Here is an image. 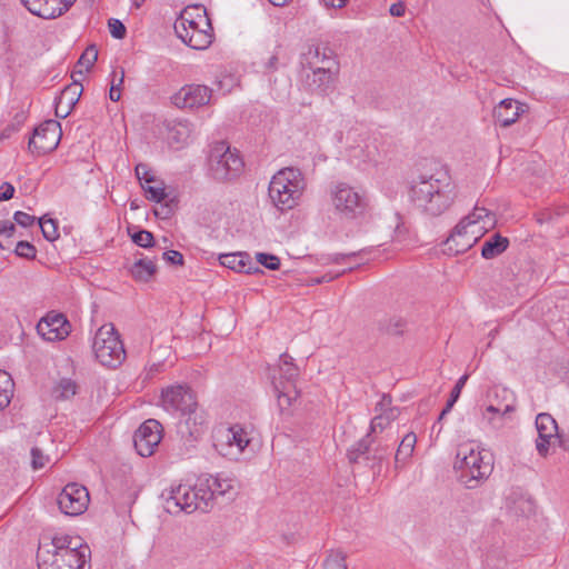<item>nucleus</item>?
<instances>
[{"mask_svg": "<svg viewBox=\"0 0 569 569\" xmlns=\"http://www.w3.org/2000/svg\"><path fill=\"white\" fill-rule=\"evenodd\" d=\"M458 396H455L453 393L450 392V397L446 403V407L442 409V415H448L451 411L455 403L458 401Z\"/></svg>", "mask_w": 569, "mask_h": 569, "instance_id": "58", "label": "nucleus"}, {"mask_svg": "<svg viewBox=\"0 0 569 569\" xmlns=\"http://www.w3.org/2000/svg\"><path fill=\"white\" fill-rule=\"evenodd\" d=\"M51 0H21L23 6L34 16L43 19H56L61 16V10L56 11Z\"/></svg>", "mask_w": 569, "mask_h": 569, "instance_id": "24", "label": "nucleus"}, {"mask_svg": "<svg viewBox=\"0 0 569 569\" xmlns=\"http://www.w3.org/2000/svg\"><path fill=\"white\" fill-rule=\"evenodd\" d=\"M521 111L523 110L518 101L513 99H503L493 109V118L497 123L507 128L518 120Z\"/></svg>", "mask_w": 569, "mask_h": 569, "instance_id": "23", "label": "nucleus"}, {"mask_svg": "<svg viewBox=\"0 0 569 569\" xmlns=\"http://www.w3.org/2000/svg\"><path fill=\"white\" fill-rule=\"evenodd\" d=\"M77 393V383L69 379L62 378L52 388L51 396L57 401L68 400Z\"/></svg>", "mask_w": 569, "mask_h": 569, "instance_id": "31", "label": "nucleus"}, {"mask_svg": "<svg viewBox=\"0 0 569 569\" xmlns=\"http://www.w3.org/2000/svg\"><path fill=\"white\" fill-rule=\"evenodd\" d=\"M161 406L171 413L180 412L181 416H188L183 421L179 422V432L183 436L186 432L193 439L200 435V429L194 425L193 429L189 428L191 415L194 413L198 406L194 392L183 385L169 386L161 392Z\"/></svg>", "mask_w": 569, "mask_h": 569, "instance_id": "5", "label": "nucleus"}, {"mask_svg": "<svg viewBox=\"0 0 569 569\" xmlns=\"http://www.w3.org/2000/svg\"><path fill=\"white\" fill-rule=\"evenodd\" d=\"M108 27H109L110 34L118 40L123 39L127 34L126 26L118 19H114V18L109 19Z\"/></svg>", "mask_w": 569, "mask_h": 569, "instance_id": "44", "label": "nucleus"}, {"mask_svg": "<svg viewBox=\"0 0 569 569\" xmlns=\"http://www.w3.org/2000/svg\"><path fill=\"white\" fill-rule=\"evenodd\" d=\"M536 428L538 431L536 449L541 457H546L549 452L551 439L560 435L558 425L551 415L539 413L536 418Z\"/></svg>", "mask_w": 569, "mask_h": 569, "instance_id": "20", "label": "nucleus"}, {"mask_svg": "<svg viewBox=\"0 0 569 569\" xmlns=\"http://www.w3.org/2000/svg\"><path fill=\"white\" fill-rule=\"evenodd\" d=\"M156 184L152 186L151 183L144 184L142 183V188L146 192V197L150 201H154L157 203L163 202L167 200L170 196L169 192H167L166 186L163 181L156 180Z\"/></svg>", "mask_w": 569, "mask_h": 569, "instance_id": "34", "label": "nucleus"}, {"mask_svg": "<svg viewBox=\"0 0 569 569\" xmlns=\"http://www.w3.org/2000/svg\"><path fill=\"white\" fill-rule=\"evenodd\" d=\"M156 271L157 266L150 259H139L132 264L130 269V272L134 279L144 282L149 281Z\"/></svg>", "mask_w": 569, "mask_h": 569, "instance_id": "29", "label": "nucleus"}, {"mask_svg": "<svg viewBox=\"0 0 569 569\" xmlns=\"http://www.w3.org/2000/svg\"><path fill=\"white\" fill-rule=\"evenodd\" d=\"M302 66L305 68L331 67L340 69L337 54L325 43L309 46L308 51L302 54Z\"/></svg>", "mask_w": 569, "mask_h": 569, "instance_id": "19", "label": "nucleus"}, {"mask_svg": "<svg viewBox=\"0 0 569 569\" xmlns=\"http://www.w3.org/2000/svg\"><path fill=\"white\" fill-rule=\"evenodd\" d=\"M487 411L488 412H492V413H502L503 416L507 415V413H510V412H513L515 411V406L513 405H507L503 410H501L500 408H497L492 405H490L488 408H487Z\"/></svg>", "mask_w": 569, "mask_h": 569, "instance_id": "56", "label": "nucleus"}, {"mask_svg": "<svg viewBox=\"0 0 569 569\" xmlns=\"http://www.w3.org/2000/svg\"><path fill=\"white\" fill-rule=\"evenodd\" d=\"M416 442L417 437L413 432H409L402 438L395 456L396 468H400L412 456Z\"/></svg>", "mask_w": 569, "mask_h": 569, "instance_id": "28", "label": "nucleus"}, {"mask_svg": "<svg viewBox=\"0 0 569 569\" xmlns=\"http://www.w3.org/2000/svg\"><path fill=\"white\" fill-rule=\"evenodd\" d=\"M509 247V239L500 233L492 234L486 240L481 248V256L485 259H493L503 253Z\"/></svg>", "mask_w": 569, "mask_h": 569, "instance_id": "25", "label": "nucleus"}, {"mask_svg": "<svg viewBox=\"0 0 569 569\" xmlns=\"http://www.w3.org/2000/svg\"><path fill=\"white\" fill-rule=\"evenodd\" d=\"M388 425V418H386L383 413H379L371 420L370 430L368 433L372 436L377 432V430L382 431L386 429Z\"/></svg>", "mask_w": 569, "mask_h": 569, "instance_id": "48", "label": "nucleus"}, {"mask_svg": "<svg viewBox=\"0 0 569 569\" xmlns=\"http://www.w3.org/2000/svg\"><path fill=\"white\" fill-rule=\"evenodd\" d=\"M14 253L18 257L33 260L37 256V249L31 242L21 240L16 244Z\"/></svg>", "mask_w": 569, "mask_h": 569, "instance_id": "41", "label": "nucleus"}, {"mask_svg": "<svg viewBox=\"0 0 569 569\" xmlns=\"http://www.w3.org/2000/svg\"><path fill=\"white\" fill-rule=\"evenodd\" d=\"M212 90L203 84H187L172 98L178 108H199L210 102Z\"/></svg>", "mask_w": 569, "mask_h": 569, "instance_id": "16", "label": "nucleus"}, {"mask_svg": "<svg viewBox=\"0 0 569 569\" xmlns=\"http://www.w3.org/2000/svg\"><path fill=\"white\" fill-rule=\"evenodd\" d=\"M557 440L559 442V447H561L566 451H569V438L560 433L558 435Z\"/></svg>", "mask_w": 569, "mask_h": 569, "instance_id": "64", "label": "nucleus"}, {"mask_svg": "<svg viewBox=\"0 0 569 569\" xmlns=\"http://www.w3.org/2000/svg\"><path fill=\"white\" fill-rule=\"evenodd\" d=\"M89 500L87 488L72 482L68 483L59 493L57 503L64 515L79 516L87 510Z\"/></svg>", "mask_w": 569, "mask_h": 569, "instance_id": "13", "label": "nucleus"}, {"mask_svg": "<svg viewBox=\"0 0 569 569\" xmlns=\"http://www.w3.org/2000/svg\"><path fill=\"white\" fill-rule=\"evenodd\" d=\"M460 221H465L466 223V228H468L469 230H477L478 228L477 224L479 222H482L480 219H479V214H476V211L473 210L471 213H469L468 216L463 217Z\"/></svg>", "mask_w": 569, "mask_h": 569, "instance_id": "51", "label": "nucleus"}, {"mask_svg": "<svg viewBox=\"0 0 569 569\" xmlns=\"http://www.w3.org/2000/svg\"><path fill=\"white\" fill-rule=\"evenodd\" d=\"M13 220L17 224L27 228L34 223L36 217L23 211H16L13 214Z\"/></svg>", "mask_w": 569, "mask_h": 569, "instance_id": "47", "label": "nucleus"}, {"mask_svg": "<svg viewBox=\"0 0 569 569\" xmlns=\"http://www.w3.org/2000/svg\"><path fill=\"white\" fill-rule=\"evenodd\" d=\"M390 446L370 433L351 446L347 451V458L351 465H362L376 472L381 469L383 459L389 455Z\"/></svg>", "mask_w": 569, "mask_h": 569, "instance_id": "8", "label": "nucleus"}, {"mask_svg": "<svg viewBox=\"0 0 569 569\" xmlns=\"http://www.w3.org/2000/svg\"><path fill=\"white\" fill-rule=\"evenodd\" d=\"M280 361L281 365L278 367L279 378L276 377V380L282 381L289 387L296 386L295 381L299 376V369L293 363V359L284 352L280 356Z\"/></svg>", "mask_w": 569, "mask_h": 569, "instance_id": "27", "label": "nucleus"}, {"mask_svg": "<svg viewBox=\"0 0 569 569\" xmlns=\"http://www.w3.org/2000/svg\"><path fill=\"white\" fill-rule=\"evenodd\" d=\"M453 467L459 472V481L468 489L479 487L492 472V465L485 461L481 451L468 445L459 446Z\"/></svg>", "mask_w": 569, "mask_h": 569, "instance_id": "6", "label": "nucleus"}, {"mask_svg": "<svg viewBox=\"0 0 569 569\" xmlns=\"http://www.w3.org/2000/svg\"><path fill=\"white\" fill-rule=\"evenodd\" d=\"M409 197L412 203L429 217L445 213L457 198L456 184L449 171L437 166L426 170L410 182Z\"/></svg>", "mask_w": 569, "mask_h": 569, "instance_id": "1", "label": "nucleus"}, {"mask_svg": "<svg viewBox=\"0 0 569 569\" xmlns=\"http://www.w3.org/2000/svg\"><path fill=\"white\" fill-rule=\"evenodd\" d=\"M38 222L44 239L52 242L59 238L58 223L56 220L51 218L47 219L46 216H43L39 218Z\"/></svg>", "mask_w": 569, "mask_h": 569, "instance_id": "36", "label": "nucleus"}, {"mask_svg": "<svg viewBox=\"0 0 569 569\" xmlns=\"http://www.w3.org/2000/svg\"><path fill=\"white\" fill-rule=\"evenodd\" d=\"M349 0H323L325 6L329 8H343Z\"/></svg>", "mask_w": 569, "mask_h": 569, "instance_id": "59", "label": "nucleus"}, {"mask_svg": "<svg viewBox=\"0 0 569 569\" xmlns=\"http://www.w3.org/2000/svg\"><path fill=\"white\" fill-rule=\"evenodd\" d=\"M272 385L280 410L284 411L289 409L292 401L298 397L296 386L289 387L282 381H277L274 375L272 376Z\"/></svg>", "mask_w": 569, "mask_h": 569, "instance_id": "26", "label": "nucleus"}, {"mask_svg": "<svg viewBox=\"0 0 569 569\" xmlns=\"http://www.w3.org/2000/svg\"><path fill=\"white\" fill-rule=\"evenodd\" d=\"M311 74H307L306 81L312 91L320 94H328L335 88L336 78L340 69L331 67L308 68Z\"/></svg>", "mask_w": 569, "mask_h": 569, "instance_id": "21", "label": "nucleus"}, {"mask_svg": "<svg viewBox=\"0 0 569 569\" xmlns=\"http://www.w3.org/2000/svg\"><path fill=\"white\" fill-rule=\"evenodd\" d=\"M134 228L129 227L128 232L131 237V240L134 244L141 247V248H151L154 246L156 240L153 237V233L144 230V229H137L132 231Z\"/></svg>", "mask_w": 569, "mask_h": 569, "instance_id": "35", "label": "nucleus"}, {"mask_svg": "<svg viewBox=\"0 0 569 569\" xmlns=\"http://www.w3.org/2000/svg\"><path fill=\"white\" fill-rule=\"evenodd\" d=\"M16 224L9 220L0 221V248L9 249L11 241H7L13 237Z\"/></svg>", "mask_w": 569, "mask_h": 569, "instance_id": "40", "label": "nucleus"}, {"mask_svg": "<svg viewBox=\"0 0 569 569\" xmlns=\"http://www.w3.org/2000/svg\"><path fill=\"white\" fill-rule=\"evenodd\" d=\"M163 259L166 262L173 266H183L184 263L182 253L177 250H168L163 252Z\"/></svg>", "mask_w": 569, "mask_h": 569, "instance_id": "49", "label": "nucleus"}, {"mask_svg": "<svg viewBox=\"0 0 569 569\" xmlns=\"http://www.w3.org/2000/svg\"><path fill=\"white\" fill-rule=\"evenodd\" d=\"M123 81H124V69L120 68L119 77H118L117 71L114 70L111 74L110 86H114L117 89L121 90Z\"/></svg>", "mask_w": 569, "mask_h": 569, "instance_id": "52", "label": "nucleus"}, {"mask_svg": "<svg viewBox=\"0 0 569 569\" xmlns=\"http://www.w3.org/2000/svg\"><path fill=\"white\" fill-rule=\"evenodd\" d=\"M323 569H347L346 555L340 550H331L323 562Z\"/></svg>", "mask_w": 569, "mask_h": 569, "instance_id": "37", "label": "nucleus"}, {"mask_svg": "<svg viewBox=\"0 0 569 569\" xmlns=\"http://www.w3.org/2000/svg\"><path fill=\"white\" fill-rule=\"evenodd\" d=\"M136 174L141 184L152 183L157 180L156 177L148 170V167L143 163L137 164Z\"/></svg>", "mask_w": 569, "mask_h": 569, "instance_id": "45", "label": "nucleus"}, {"mask_svg": "<svg viewBox=\"0 0 569 569\" xmlns=\"http://www.w3.org/2000/svg\"><path fill=\"white\" fill-rule=\"evenodd\" d=\"M249 442L248 433L240 425L220 428L213 437L214 449L230 460H237Z\"/></svg>", "mask_w": 569, "mask_h": 569, "instance_id": "11", "label": "nucleus"}, {"mask_svg": "<svg viewBox=\"0 0 569 569\" xmlns=\"http://www.w3.org/2000/svg\"><path fill=\"white\" fill-rule=\"evenodd\" d=\"M392 398L390 395L383 393L380 401L377 403L376 410L383 412L387 409L391 408Z\"/></svg>", "mask_w": 569, "mask_h": 569, "instance_id": "53", "label": "nucleus"}, {"mask_svg": "<svg viewBox=\"0 0 569 569\" xmlns=\"http://www.w3.org/2000/svg\"><path fill=\"white\" fill-rule=\"evenodd\" d=\"M79 77H83V70H74L72 72L73 83L67 86L62 90L61 94L56 99V117L61 119L67 118L78 103L83 91Z\"/></svg>", "mask_w": 569, "mask_h": 569, "instance_id": "18", "label": "nucleus"}, {"mask_svg": "<svg viewBox=\"0 0 569 569\" xmlns=\"http://www.w3.org/2000/svg\"><path fill=\"white\" fill-rule=\"evenodd\" d=\"M256 258L258 263L269 270H278L280 268V259L274 254L259 252Z\"/></svg>", "mask_w": 569, "mask_h": 569, "instance_id": "43", "label": "nucleus"}, {"mask_svg": "<svg viewBox=\"0 0 569 569\" xmlns=\"http://www.w3.org/2000/svg\"><path fill=\"white\" fill-rule=\"evenodd\" d=\"M331 200L337 213L347 220L363 217L369 208L366 193L343 182L331 190Z\"/></svg>", "mask_w": 569, "mask_h": 569, "instance_id": "9", "label": "nucleus"}, {"mask_svg": "<svg viewBox=\"0 0 569 569\" xmlns=\"http://www.w3.org/2000/svg\"><path fill=\"white\" fill-rule=\"evenodd\" d=\"M92 349L97 360L108 368H117L126 359L123 342L111 323L103 325L97 330Z\"/></svg>", "mask_w": 569, "mask_h": 569, "instance_id": "7", "label": "nucleus"}, {"mask_svg": "<svg viewBox=\"0 0 569 569\" xmlns=\"http://www.w3.org/2000/svg\"><path fill=\"white\" fill-rule=\"evenodd\" d=\"M389 12L393 17H402L406 12V6L403 2L399 1L397 3L391 4Z\"/></svg>", "mask_w": 569, "mask_h": 569, "instance_id": "54", "label": "nucleus"}, {"mask_svg": "<svg viewBox=\"0 0 569 569\" xmlns=\"http://www.w3.org/2000/svg\"><path fill=\"white\" fill-rule=\"evenodd\" d=\"M121 98V90L117 89L114 86H110L109 90V99L113 102L119 101Z\"/></svg>", "mask_w": 569, "mask_h": 569, "instance_id": "62", "label": "nucleus"}, {"mask_svg": "<svg viewBox=\"0 0 569 569\" xmlns=\"http://www.w3.org/2000/svg\"><path fill=\"white\" fill-rule=\"evenodd\" d=\"M14 382L11 376L0 370V410L4 409L13 396Z\"/></svg>", "mask_w": 569, "mask_h": 569, "instance_id": "33", "label": "nucleus"}, {"mask_svg": "<svg viewBox=\"0 0 569 569\" xmlns=\"http://www.w3.org/2000/svg\"><path fill=\"white\" fill-rule=\"evenodd\" d=\"M406 327L407 321L400 317L385 318L378 322V328L381 332L393 337L402 336Z\"/></svg>", "mask_w": 569, "mask_h": 569, "instance_id": "30", "label": "nucleus"}, {"mask_svg": "<svg viewBox=\"0 0 569 569\" xmlns=\"http://www.w3.org/2000/svg\"><path fill=\"white\" fill-rule=\"evenodd\" d=\"M355 256H357V252L335 253V254L330 256V261L333 262V263H340L346 258H351V257H355Z\"/></svg>", "mask_w": 569, "mask_h": 569, "instance_id": "57", "label": "nucleus"}, {"mask_svg": "<svg viewBox=\"0 0 569 569\" xmlns=\"http://www.w3.org/2000/svg\"><path fill=\"white\" fill-rule=\"evenodd\" d=\"M14 194V187L9 182H3L0 187V201H8Z\"/></svg>", "mask_w": 569, "mask_h": 569, "instance_id": "50", "label": "nucleus"}, {"mask_svg": "<svg viewBox=\"0 0 569 569\" xmlns=\"http://www.w3.org/2000/svg\"><path fill=\"white\" fill-rule=\"evenodd\" d=\"M162 426L156 419L146 420L134 432L133 445L141 457L153 455L162 438Z\"/></svg>", "mask_w": 569, "mask_h": 569, "instance_id": "14", "label": "nucleus"}, {"mask_svg": "<svg viewBox=\"0 0 569 569\" xmlns=\"http://www.w3.org/2000/svg\"><path fill=\"white\" fill-rule=\"evenodd\" d=\"M52 547L54 548L52 555H61L66 550H80L84 545L80 542L79 537L61 536L52 539Z\"/></svg>", "mask_w": 569, "mask_h": 569, "instance_id": "32", "label": "nucleus"}, {"mask_svg": "<svg viewBox=\"0 0 569 569\" xmlns=\"http://www.w3.org/2000/svg\"><path fill=\"white\" fill-rule=\"evenodd\" d=\"M232 489L231 480L209 476L198 479L193 487L178 485L164 489L160 498L163 501L164 510L171 515H178L181 511L192 513L197 510L208 512L213 507V499L217 495L224 496Z\"/></svg>", "mask_w": 569, "mask_h": 569, "instance_id": "2", "label": "nucleus"}, {"mask_svg": "<svg viewBox=\"0 0 569 569\" xmlns=\"http://www.w3.org/2000/svg\"><path fill=\"white\" fill-rule=\"evenodd\" d=\"M70 322L62 313L49 312L37 325L38 333L47 341H60L70 335Z\"/></svg>", "mask_w": 569, "mask_h": 569, "instance_id": "15", "label": "nucleus"}, {"mask_svg": "<svg viewBox=\"0 0 569 569\" xmlns=\"http://www.w3.org/2000/svg\"><path fill=\"white\" fill-rule=\"evenodd\" d=\"M305 190V179L298 168H283L271 179L268 188L269 198L281 211L292 209L298 204Z\"/></svg>", "mask_w": 569, "mask_h": 569, "instance_id": "4", "label": "nucleus"}, {"mask_svg": "<svg viewBox=\"0 0 569 569\" xmlns=\"http://www.w3.org/2000/svg\"><path fill=\"white\" fill-rule=\"evenodd\" d=\"M173 28L177 37L191 49L206 50L213 41L211 20L201 6L186 8Z\"/></svg>", "mask_w": 569, "mask_h": 569, "instance_id": "3", "label": "nucleus"}, {"mask_svg": "<svg viewBox=\"0 0 569 569\" xmlns=\"http://www.w3.org/2000/svg\"><path fill=\"white\" fill-rule=\"evenodd\" d=\"M243 169V161L237 153L231 151L226 142H219L209 156V170L213 179L228 181L237 178Z\"/></svg>", "mask_w": 569, "mask_h": 569, "instance_id": "10", "label": "nucleus"}, {"mask_svg": "<svg viewBox=\"0 0 569 569\" xmlns=\"http://www.w3.org/2000/svg\"><path fill=\"white\" fill-rule=\"evenodd\" d=\"M478 233L475 229L466 228L465 221H459L445 241V252L455 256L466 252L478 241Z\"/></svg>", "mask_w": 569, "mask_h": 569, "instance_id": "17", "label": "nucleus"}, {"mask_svg": "<svg viewBox=\"0 0 569 569\" xmlns=\"http://www.w3.org/2000/svg\"><path fill=\"white\" fill-rule=\"evenodd\" d=\"M31 465H32V468L33 469H40V468H43L46 466V463L48 462V457H46L41 449H39L38 447H33L31 449Z\"/></svg>", "mask_w": 569, "mask_h": 569, "instance_id": "46", "label": "nucleus"}, {"mask_svg": "<svg viewBox=\"0 0 569 569\" xmlns=\"http://www.w3.org/2000/svg\"><path fill=\"white\" fill-rule=\"evenodd\" d=\"M473 210L476 211V214H479V219L482 221V224L476 231L480 233L482 230H487L495 226L496 220L488 209L476 206Z\"/></svg>", "mask_w": 569, "mask_h": 569, "instance_id": "42", "label": "nucleus"}, {"mask_svg": "<svg viewBox=\"0 0 569 569\" xmlns=\"http://www.w3.org/2000/svg\"><path fill=\"white\" fill-rule=\"evenodd\" d=\"M76 0H58L59 4L56 7V11L61 10V16L69 10V8L74 3Z\"/></svg>", "mask_w": 569, "mask_h": 569, "instance_id": "61", "label": "nucleus"}, {"mask_svg": "<svg viewBox=\"0 0 569 569\" xmlns=\"http://www.w3.org/2000/svg\"><path fill=\"white\" fill-rule=\"evenodd\" d=\"M61 139V124L57 120L50 119L34 128L33 134L29 140L28 148L38 156L53 151Z\"/></svg>", "mask_w": 569, "mask_h": 569, "instance_id": "12", "label": "nucleus"}, {"mask_svg": "<svg viewBox=\"0 0 569 569\" xmlns=\"http://www.w3.org/2000/svg\"><path fill=\"white\" fill-rule=\"evenodd\" d=\"M220 263L237 272H244L248 274L263 273V271L252 262L247 252L226 253L219 256Z\"/></svg>", "mask_w": 569, "mask_h": 569, "instance_id": "22", "label": "nucleus"}, {"mask_svg": "<svg viewBox=\"0 0 569 569\" xmlns=\"http://www.w3.org/2000/svg\"><path fill=\"white\" fill-rule=\"evenodd\" d=\"M345 272H346V270H343V271L341 272V274H342V273H345ZM339 276H340V273H337V274H335V276L325 274V276H322V277H317V278L312 279V280H311V282H312V283H317V284H319V283H323V282H329V281H331V280L336 279V278H337V277H339Z\"/></svg>", "mask_w": 569, "mask_h": 569, "instance_id": "60", "label": "nucleus"}, {"mask_svg": "<svg viewBox=\"0 0 569 569\" xmlns=\"http://www.w3.org/2000/svg\"><path fill=\"white\" fill-rule=\"evenodd\" d=\"M467 380H468V375L461 376L458 379V381L456 382L455 387L452 388L451 393H453L455 396L460 397L461 390L465 387Z\"/></svg>", "mask_w": 569, "mask_h": 569, "instance_id": "55", "label": "nucleus"}, {"mask_svg": "<svg viewBox=\"0 0 569 569\" xmlns=\"http://www.w3.org/2000/svg\"><path fill=\"white\" fill-rule=\"evenodd\" d=\"M160 207L153 210L156 217L161 219H169L178 208V199L176 197L168 198L164 202H160Z\"/></svg>", "mask_w": 569, "mask_h": 569, "instance_id": "38", "label": "nucleus"}, {"mask_svg": "<svg viewBox=\"0 0 569 569\" xmlns=\"http://www.w3.org/2000/svg\"><path fill=\"white\" fill-rule=\"evenodd\" d=\"M277 66H278V57L277 54H272L268 62L266 63V69L269 70V71H274L277 69Z\"/></svg>", "mask_w": 569, "mask_h": 569, "instance_id": "63", "label": "nucleus"}, {"mask_svg": "<svg viewBox=\"0 0 569 569\" xmlns=\"http://www.w3.org/2000/svg\"><path fill=\"white\" fill-rule=\"evenodd\" d=\"M98 59V49L96 44H90L82 52L78 60V66L84 67V71H90Z\"/></svg>", "mask_w": 569, "mask_h": 569, "instance_id": "39", "label": "nucleus"}]
</instances>
